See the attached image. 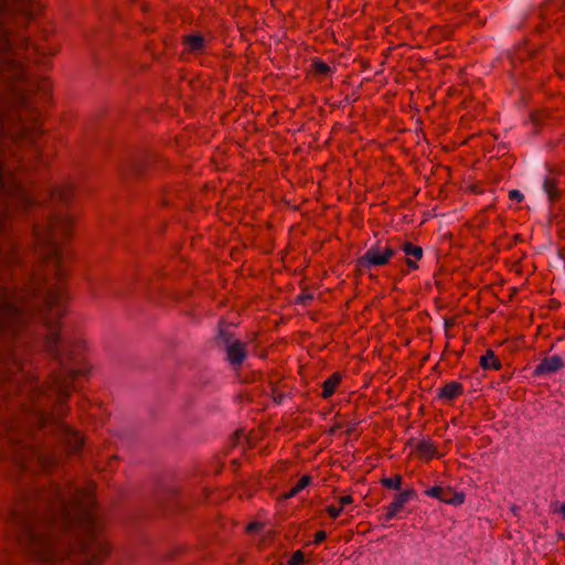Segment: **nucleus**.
<instances>
[{
  "label": "nucleus",
  "instance_id": "2",
  "mask_svg": "<svg viewBox=\"0 0 565 565\" xmlns=\"http://www.w3.org/2000/svg\"><path fill=\"white\" fill-rule=\"evenodd\" d=\"M92 489L50 484L28 490L14 509L20 542L40 565H102L109 546Z\"/></svg>",
  "mask_w": 565,
  "mask_h": 565
},
{
  "label": "nucleus",
  "instance_id": "23",
  "mask_svg": "<svg viewBox=\"0 0 565 565\" xmlns=\"http://www.w3.org/2000/svg\"><path fill=\"white\" fill-rule=\"evenodd\" d=\"M342 507L335 508L333 505H329L327 508V512L332 519H337L340 515Z\"/></svg>",
  "mask_w": 565,
  "mask_h": 565
},
{
  "label": "nucleus",
  "instance_id": "7",
  "mask_svg": "<svg viewBox=\"0 0 565 565\" xmlns=\"http://www.w3.org/2000/svg\"><path fill=\"white\" fill-rule=\"evenodd\" d=\"M426 494L436 499H439L446 503H462L465 495L462 493H454L449 488L433 487L426 490Z\"/></svg>",
  "mask_w": 565,
  "mask_h": 565
},
{
  "label": "nucleus",
  "instance_id": "18",
  "mask_svg": "<svg viewBox=\"0 0 565 565\" xmlns=\"http://www.w3.org/2000/svg\"><path fill=\"white\" fill-rule=\"evenodd\" d=\"M544 190L547 193L551 201H555L559 198L557 182L554 178L548 177L544 181Z\"/></svg>",
  "mask_w": 565,
  "mask_h": 565
},
{
  "label": "nucleus",
  "instance_id": "21",
  "mask_svg": "<svg viewBox=\"0 0 565 565\" xmlns=\"http://www.w3.org/2000/svg\"><path fill=\"white\" fill-rule=\"evenodd\" d=\"M303 562H305V554L301 551H296L289 559L290 565H302Z\"/></svg>",
  "mask_w": 565,
  "mask_h": 565
},
{
  "label": "nucleus",
  "instance_id": "9",
  "mask_svg": "<svg viewBox=\"0 0 565 565\" xmlns=\"http://www.w3.org/2000/svg\"><path fill=\"white\" fill-rule=\"evenodd\" d=\"M563 365V361L559 356H548L542 360V362L536 366L535 374L553 373L562 369Z\"/></svg>",
  "mask_w": 565,
  "mask_h": 565
},
{
  "label": "nucleus",
  "instance_id": "27",
  "mask_svg": "<svg viewBox=\"0 0 565 565\" xmlns=\"http://www.w3.org/2000/svg\"><path fill=\"white\" fill-rule=\"evenodd\" d=\"M98 286H99V281H90L89 282V290L94 296H97Z\"/></svg>",
  "mask_w": 565,
  "mask_h": 565
},
{
  "label": "nucleus",
  "instance_id": "1",
  "mask_svg": "<svg viewBox=\"0 0 565 565\" xmlns=\"http://www.w3.org/2000/svg\"><path fill=\"white\" fill-rule=\"evenodd\" d=\"M17 14L22 23L32 17L30 0H0V231L6 228L13 211L33 204L32 195L6 164L9 153L18 154L6 148H22L35 142L41 130L33 103L34 99H46L52 89L50 78L30 77L20 58L40 62V57L54 56L58 51L31 43L26 36L17 33Z\"/></svg>",
  "mask_w": 565,
  "mask_h": 565
},
{
  "label": "nucleus",
  "instance_id": "12",
  "mask_svg": "<svg viewBox=\"0 0 565 565\" xmlns=\"http://www.w3.org/2000/svg\"><path fill=\"white\" fill-rule=\"evenodd\" d=\"M460 394H462L461 384H459L457 382H450L440 388L438 395L440 398L454 399L457 396H459Z\"/></svg>",
  "mask_w": 565,
  "mask_h": 565
},
{
  "label": "nucleus",
  "instance_id": "17",
  "mask_svg": "<svg viewBox=\"0 0 565 565\" xmlns=\"http://www.w3.org/2000/svg\"><path fill=\"white\" fill-rule=\"evenodd\" d=\"M311 478L309 476H302L297 483L286 493L282 494L284 499H290L297 495L301 490L309 486Z\"/></svg>",
  "mask_w": 565,
  "mask_h": 565
},
{
  "label": "nucleus",
  "instance_id": "5",
  "mask_svg": "<svg viewBox=\"0 0 565 565\" xmlns=\"http://www.w3.org/2000/svg\"><path fill=\"white\" fill-rule=\"evenodd\" d=\"M395 249L388 245H376L367 249V252L358 259L360 269L370 268L372 266L386 265L394 256Z\"/></svg>",
  "mask_w": 565,
  "mask_h": 565
},
{
  "label": "nucleus",
  "instance_id": "22",
  "mask_svg": "<svg viewBox=\"0 0 565 565\" xmlns=\"http://www.w3.org/2000/svg\"><path fill=\"white\" fill-rule=\"evenodd\" d=\"M313 68L317 73L319 74H326L329 72L330 67L328 66V64L321 62V61H316L313 63Z\"/></svg>",
  "mask_w": 565,
  "mask_h": 565
},
{
  "label": "nucleus",
  "instance_id": "29",
  "mask_svg": "<svg viewBox=\"0 0 565 565\" xmlns=\"http://www.w3.org/2000/svg\"><path fill=\"white\" fill-rule=\"evenodd\" d=\"M312 297L310 295H300L298 297V302L306 305L308 300H311Z\"/></svg>",
  "mask_w": 565,
  "mask_h": 565
},
{
  "label": "nucleus",
  "instance_id": "4",
  "mask_svg": "<svg viewBox=\"0 0 565 565\" xmlns=\"http://www.w3.org/2000/svg\"><path fill=\"white\" fill-rule=\"evenodd\" d=\"M72 231L73 217L63 212L49 213L33 227L36 252L58 279L64 276L61 245L72 235Z\"/></svg>",
  "mask_w": 565,
  "mask_h": 565
},
{
  "label": "nucleus",
  "instance_id": "8",
  "mask_svg": "<svg viewBox=\"0 0 565 565\" xmlns=\"http://www.w3.org/2000/svg\"><path fill=\"white\" fill-rule=\"evenodd\" d=\"M413 497V490H405L398 493L394 501L387 507L385 520L388 521L393 519Z\"/></svg>",
  "mask_w": 565,
  "mask_h": 565
},
{
  "label": "nucleus",
  "instance_id": "26",
  "mask_svg": "<svg viewBox=\"0 0 565 565\" xmlns=\"http://www.w3.org/2000/svg\"><path fill=\"white\" fill-rule=\"evenodd\" d=\"M353 502V499L351 495H343L339 499L340 507H344L345 504H350Z\"/></svg>",
  "mask_w": 565,
  "mask_h": 565
},
{
  "label": "nucleus",
  "instance_id": "30",
  "mask_svg": "<svg viewBox=\"0 0 565 565\" xmlns=\"http://www.w3.org/2000/svg\"><path fill=\"white\" fill-rule=\"evenodd\" d=\"M406 264L412 269H416L418 267L417 264L413 259H411V258L406 259Z\"/></svg>",
  "mask_w": 565,
  "mask_h": 565
},
{
  "label": "nucleus",
  "instance_id": "14",
  "mask_svg": "<svg viewBox=\"0 0 565 565\" xmlns=\"http://www.w3.org/2000/svg\"><path fill=\"white\" fill-rule=\"evenodd\" d=\"M183 43L190 52H200L204 47V38L199 34L185 35Z\"/></svg>",
  "mask_w": 565,
  "mask_h": 565
},
{
  "label": "nucleus",
  "instance_id": "32",
  "mask_svg": "<svg viewBox=\"0 0 565 565\" xmlns=\"http://www.w3.org/2000/svg\"><path fill=\"white\" fill-rule=\"evenodd\" d=\"M558 511H559V512L563 514V516L565 518V503H563V504L561 505V508H559V510H558Z\"/></svg>",
  "mask_w": 565,
  "mask_h": 565
},
{
  "label": "nucleus",
  "instance_id": "19",
  "mask_svg": "<svg viewBox=\"0 0 565 565\" xmlns=\"http://www.w3.org/2000/svg\"><path fill=\"white\" fill-rule=\"evenodd\" d=\"M403 250L407 256H412L415 259H420L423 257V249L419 246H416L409 242L403 245Z\"/></svg>",
  "mask_w": 565,
  "mask_h": 565
},
{
  "label": "nucleus",
  "instance_id": "10",
  "mask_svg": "<svg viewBox=\"0 0 565 565\" xmlns=\"http://www.w3.org/2000/svg\"><path fill=\"white\" fill-rule=\"evenodd\" d=\"M74 186L72 183L66 182L61 185L55 186L52 192L51 196L53 200L67 203L71 198L73 196Z\"/></svg>",
  "mask_w": 565,
  "mask_h": 565
},
{
  "label": "nucleus",
  "instance_id": "3",
  "mask_svg": "<svg viewBox=\"0 0 565 565\" xmlns=\"http://www.w3.org/2000/svg\"><path fill=\"white\" fill-rule=\"evenodd\" d=\"M64 311V288L57 285L47 291L45 308L40 312L44 347L54 359L57 369L53 370L50 381L32 394V420L41 427L52 425L70 450L77 452L84 444L83 437L60 418L66 413L64 404L71 396L73 380L85 372V342L61 335L60 318Z\"/></svg>",
  "mask_w": 565,
  "mask_h": 565
},
{
  "label": "nucleus",
  "instance_id": "20",
  "mask_svg": "<svg viewBox=\"0 0 565 565\" xmlns=\"http://www.w3.org/2000/svg\"><path fill=\"white\" fill-rule=\"evenodd\" d=\"M382 483L386 488L398 490L402 484V477L399 475H396L392 478H383Z\"/></svg>",
  "mask_w": 565,
  "mask_h": 565
},
{
  "label": "nucleus",
  "instance_id": "15",
  "mask_svg": "<svg viewBox=\"0 0 565 565\" xmlns=\"http://www.w3.org/2000/svg\"><path fill=\"white\" fill-rule=\"evenodd\" d=\"M417 454L419 457L428 460L437 454L436 446L429 440H422L417 445Z\"/></svg>",
  "mask_w": 565,
  "mask_h": 565
},
{
  "label": "nucleus",
  "instance_id": "16",
  "mask_svg": "<svg viewBox=\"0 0 565 565\" xmlns=\"http://www.w3.org/2000/svg\"><path fill=\"white\" fill-rule=\"evenodd\" d=\"M480 365L486 370H499L501 367L499 359L494 355L493 351L491 350H488L486 354L480 358Z\"/></svg>",
  "mask_w": 565,
  "mask_h": 565
},
{
  "label": "nucleus",
  "instance_id": "13",
  "mask_svg": "<svg viewBox=\"0 0 565 565\" xmlns=\"http://www.w3.org/2000/svg\"><path fill=\"white\" fill-rule=\"evenodd\" d=\"M340 381H341V375L339 373H333L330 377H328L322 384L321 396L323 398L330 397L334 393Z\"/></svg>",
  "mask_w": 565,
  "mask_h": 565
},
{
  "label": "nucleus",
  "instance_id": "6",
  "mask_svg": "<svg viewBox=\"0 0 565 565\" xmlns=\"http://www.w3.org/2000/svg\"><path fill=\"white\" fill-rule=\"evenodd\" d=\"M221 339L225 344L227 360L232 365H241L246 358L247 344L239 341L233 340L230 334L221 332Z\"/></svg>",
  "mask_w": 565,
  "mask_h": 565
},
{
  "label": "nucleus",
  "instance_id": "25",
  "mask_svg": "<svg viewBox=\"0 0 565 565\" xmlns=\"http://www.w3.org/2000/svg\"><path fill=\"white\" fill-rule=\"evenodd\" d=\"M327 537V533L324 531H318L316 534H315V543L316 544H319L321 543L322 541H324Z\"/></svg>",
  "mask_w": 565,
  "mask_h": 565
},
{
  "label": "nucleus",
  "instance_id": "11",
  "mask_svg": "<svg viewBox=\"0 0 565 565\" xmlns=\"http://www.w3.org/2000/svg\"><path fill=\"white\" fill-rule=\"evenodd\" d=\"M28 454L35 459L44 469H50L56 463V459L43 451H35L32 448L28 449Z\"/></svg>",
  "mask_w": 565,
  "mask_h": 565
},
{
  "label": "nucleus",
  "instance_id": "28",
  "mask_svg": "<svg viewBox=\"0 0 565 565\" xmlns=\"http://www.w3.org/2000/svg\"><path fill=\"white\" fill-rule=\"evenodd\" d=\"M262 524L260 523H257V522H254V523H250L248 526H247V532H254V531H257L259 529H262Z\"/></svg>",
  "mask_w": 565,
  "mask_h": 565
},
{
  "label": "nucleus",
  "instance_id": "31",
  "mask_svg": "<svg viewBox=\"0 0 565 565\" xmlns=\"http://www.w3.org/2000/svg\"><path fill=\"white\" fill-rule=\"evenodd\" d=\"M0 262H3L4 264H10L11 263L10 259H6V257L2 255V253H0Z\"/></svg>",
  "mask_w": 565,
  "mask_h": 565
},
{
  "label": "nucleus",
  "instance_id": "24",
  "mask_svg": "<svg viewBox=\"0 0 565 565\" xmlns=\"http://www.w3.org/2000/svg\"><path fill=\"white\" fill-rule=\"evenodd\" d=\"M509 199L521 202L523 200V194L519 190H511L509 192Z\"/></svg>",
  "mask_w": 565,
  "mask_h": 565
}]
</instances>
